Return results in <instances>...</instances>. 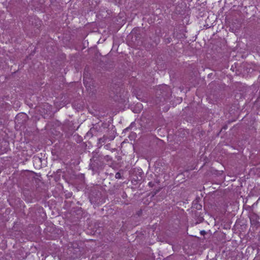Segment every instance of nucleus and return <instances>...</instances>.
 Instances as JSON below:
<instances>
[{"mask_svg": "<svg viewBox=\"0 0 260 260\" xmlns=\"http://www.w3.org/2000/svg\"><path fill=\"white\" fill-rule=\"evenodd\" d=\"M22 114H18L17 116V118H18L20 116H22Z\"/></svg>", "mask_w": 260, "mask_h": 260, "instance_id": "2", "label": "nucleus"}, {"mask_svg": "<svg viewBox=\"0 0 260 260\" xmlns=\"http://www.w3.org/2000/svg\"><path fill=\"white\" fill-rule=\"evenodd\" d=\"M120 174L119 173H116L115 175V177L116 178H119L120 177Z\"/></svg>", "mask_w": 260, "mask_h": 260, "instance_id": "1", "label": "nucleus"}]
</instances>
